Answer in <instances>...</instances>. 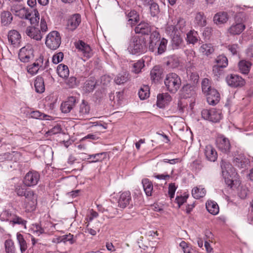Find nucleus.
<instances>
[{"label": "nucleus", "instance_id": "nucleus-1", "mask_svg": "<svg viewBox=\"0 0 253 253\" xmlns=\"http://www.w3.org/2000/svg\"><path fill=\"white\" fill-rule=\"evenodd\" d=\"M15 192L19 196H25V208L29 211H33L37 204V196L32 190H27L26 189L20 185L15 187Z\"/></svg>", "mask_w": 253, "mask_h": 253}, {"label": "nucleus", "instance_id": "nucleus-2", "mask_svg": "<svg viewBox=\"0 0 253 253\" xmlns=\"http://www.w3.org/2000/svg\"><path fill=\"white\" fill-rule=\"evenodd\" d=\"M164 83L168 90L170 93H175L181 85V80L178 75L170 73L167 75Z\"/></svg>", "mask_w": 253, "mask_h": 253}, {"label": "nucleus", "instance_id": "nucleus-3", "mask_svg": "<svg viewBox=\"0 0 253 253\" xmlns=\"http://www.w3.org/2000/svg\"><path fill=\"white\" fill-rule=\"evenodd\" d=\"M128 50L132 54H141L146 50V43L144 38L134 37L130 42Z\"/></svg>", "mask_w": 253, "mask_h": 253}, {"label": "nucleus", "instance_id": "nucleus-4", "mask_svg": "<svg viewBox=\"0 0 253 253\" xmlns=\"http://www.w3.org/2000/svg\"><path fill=\"white\" fill-rule=\"evenodd\" d=\"M201 116L204 120L214 123H218L222 118L221 110L215 108L203 109L201 111Z\"/></svg>", "mask_w": 253, "mask_h": 253}, {"label": "nucleus", "instance_id": "nucleus-5", "mask_svg": "<svg viewBox=\"0 0 253 253\" xmlns=\"http://www.w3.org/2000/svg\"><path fill=\"white\" fill-rule=\"evenodd\" d=\"M61 40L60 33L56 31H53L47 35L45 43L50 49L55 50L60 46Z\"/></svg>", "mask_w": 253, "mask_h": 253}, {"label": "nucleus", "instance_id": "nucleus-6", "mask_svg": "<svg viewBox=\"0 0 253 253\" xmlns=\"http://www.w3.org/2000/svg\"><path fill=\"white\" fill-rule=\"evenodd\" d=\"M235 22L228 29L227 32L231 36L241 34L246 28V26L242 22V19L237 15L235 18Z\"/></svg>", "mask_w": 253, "mask_h": 253}, {"label": "nucleus", "instance_id": "nucleus-7", "mask_svg": "<svg viewBox=\"0 0 253 253\" xmlns=\"http://www.w3.org/2000/svg\"><path fill=\"white\" fill-rule=\"evenodd\" d=\"M40 175L36 171H29L25 176L23 182L27 186H33L38 184Z\"/></svg>", "mask_w": 253, "mask_h": 253}, {"label": "nucleus", "instance_id": "nucleus-8", "mask_svg": "<svg viewBox=\"0 0 253 253\" xmlns=\"http://www.w3.org/2000/svg\"><path fill=\"white\" fill-rule=\"evenodd\" d=\"M90 110L88 102L83 100L79 107L76 109L75 116L80 119L87 118L89 116Z\"/></svg>", "mask_w": 253, "mask_h": 253}, {"label": "nucleus", "instance_id": "nucleus-9", "mask_svg": "<svg viewBox=\"0 0 253 253\" xmlns=\"http://www.w3.org/2000/svg\"><path fill=\"white\" fill-rule=\"evenodd\" d=\"M226 81L228 85L232 87H242L245 84V81L241 77L230 74L226 78Z\"/></svg>", "mask_w": 253, "mask_h": 253}, {"label": "nucleus", "instance_id": "nucleus-10", "mask_svg": "<svg viewBox=\"0 0 253 253\" xmlns=\"http://www.w3.org/2000/svg\"><path fill=\"white\" fill-rule=\"evenodd\" d=\"M75 46L79 51L82 53L84 57L88 59L92 56L93 51L90 46L83 41L80 40L75 42Z\"/></svg>", "mask_w": 253, "mask_h": 253}, {"label": "nucleus", "instance_id": "nucleus-11", "mask_svg": "<svg viewBox=\"0 0 253 253\" xmlns=\"http://www.w3.org/2000/svg\"><path fill=\"white\" fill-rule=\"evenodd\" d=\"M81 23V15L78 13L74 14L67 20L66 28L69 31H73L78 28Z\"/></svg>", "mask_w": 253, "mask_h": 253}, {"label": "nucleus", "instance_id": "nucleus-12", "mask_svg": "<svg viewBox=\"0 0 253 253\" xmlns=\"http://www.w3.org/2000/svg\"><path fill=\"white\" fill-rule=\"evenodd\" d=\"M19 58L21 62H28L33 57V50L30 45L24 46L20 49Z\"/></svg>", "mask_w": 253, "mask_h": 253}, {"label": "nucleus", "instance_id": "nucleus-13", "mask_svg": "<svg viewBox=\"0 0 253 253\" xmlns=\"http://www.w3.org/2000/svg\"><path fill=\"white\" fill-rule=\"evenodd\" d=\"M118 207L124 209L128 206H132L131 196L130 192L125 191L120 196L118 201Z\"/></svg>", "mask_w": 253, "mask_h": 253}, {"label": "nucleus", "instance_id": "nucleus-14", "mask_svg": "<svg viewBox=\"0 0 253 253\" xmlns=\"http://www.w3.org/2000/svg\"><path fill=\"white\" fill-rule=\"evenodd\" d=\"M9 42L14 47H19L21 42V36L20 33L15 30H12L8 33Z\"/></svg>", "mask_w": 253, "mask_h": 253}, {"label": "nucleus", "instance_id": "nucleus-15", "mask_svg": "<svg viewBox=\"0 0 253 253\" xmlns=\"http://www.w3.org/2000/svg\"><path fill=\"white\" fill-rule=\"evenodd\" d=\"M77 103L76 98L74 96L69 97L67 100L61 105V111L64 113H68L73 109Z\"/></svg>", "mask_w": 253, "mask_h": 253}, {"label": "nucleus", "instance_id": "nucleus-16", "mask_svg": "<svg viewBox=\"0 0 253 253\" xmlns=\"http://www.w3.org/2000/svg\"><path fill=\"white\" fill-rule=\"evenodd\" d=\"M153 27L149 23L145 22H141L135 27L134 31L137 34L148 35L153 32Z\"/></svg>", "mask_w": 253, "mask_h": 253}, {"label": "nucleus", "instance_id": "nucleus-17", "mask_svg": "<svg viewBox=\"0 0 253 253\" xmlns=\"http://www.w3.org/2000/svg\"><path fill=\"white\" fill-rule=\"evenodd\" d=\"M217 146L222 153L228 154L230 152L231 145L227 138L222 136L217 140Z\"/></svg>", "mask_w": 253, "mask_h": 253}, {"label": "nucleus", "instance_id": "nucleus-18", "mask_svg": "<svg viewBox=\"0 0 253 253\" xmlns=\"http://www.w3.org/2000/svg\"><path fill=\"white\" fill-rule=\"evenodd\" d=\"M161 37L159 33L157 31H153L150 35L149 42V48L151 51H154L160 42Z\"/></svg>", "mask_w": 253, "mask_h": 253}, {"label": "nucleus", "instance_id": "nucleus-19", "mask_svg": "<svg viewBox=\"0 0 253 253\" xmlns=\"http://www.w3.org/2000/svg\"><path fill=\"white\" fill-rule=\"evenodd\" d=\"M25 33L28 36L36 41L41 40L42 37L41 31L34 26L27 27Z\"/></svg>", "mask_w": 253, "mask_h": 253}, {"label": "nucleus", "instance_id": "nucleus-20", "mask_svg": "<svg viewBox=\"0 0 253 253\" xmlns=\"http://www.w3.org/2000/svg\"><path fill=\"white\" fill-rule=\"evenodd\" d=\"M206 95L207 96V101L210 105H215L217 104L220 100V94L214 88L211 90V91Z\"/></svg>", "mask_w": 253, "mask_h": 253}, {"label": "nucleus", "instance_id": "nucleus-21", "mask_svg": "<svg viewBox=\"0 0 253 253\" xmlns=\"http://www.w3.org/2000/svg\"><path fill=\"white\" fill-rule=\"evenodd\" d=\"M171 100L172 98L168 93H160L157 95V105L158 107L162 108Z\"/></svg>", "mask_w": 253, "mask_h": 253}, {"label": "nucleus", "instance_id": "nucleus-22", "mask_svg": "<svg viewBox=\"0 0 253 253\" xmlns=\"http://www.w3.org/2000/svg\"><path fill=\"white\" fill-rule=\"evenodd\" d=\"M205 155L207 160L211 162H215L217 158V154L215 149L210 145L206 146Z\"/></svg>", "mask_w": 253, "mask_h": 253}, {"label": "nucleus", "instance_id": "nucleus-23", "mask_svg": "<svg viewBox=\"0 0 253 253\" xmlns=\"http://www.w3.org/2000/svg\"><path fill=\"white\" fill-rule=\"evenodd\" d=\"M43 57L40 56L36 62L27 67V72L32 75L37 74L40 68L42 67V65H41V63H43Z\"/></svg>", "mask_w": 253, "mask_h": 253}, {"label": "nucleus", "instance_id": "nucleus-24", "mask_svg": "<svg viewBox=\"0 0 253 253\" xmlns=\"http://www.w3.org/2000/svg\"><path fill=\"white\" fill-rule=\"evenodd\" d=\"M26 19L30 20L32 25H36L40 20V14L36 9L29 10L28 14L26 15Z\"/></svg>", "mask_w": 253, "mask_h": 253}, {"label": "nucleus", "instance_id": "nucleus-25", "mask_svg": "<svg viewBox=\"0 0 253 253\" xmlns=\"http://www.w3.org/2000/svg\"><path fill=\"white\" fill-rule=\"evenodd\" d=\"M107 157L106 152H101L94 154L89 155L85 159L88 160V163H93L102 162Z\"/></svg>", "mask_w": 253, "mask_h": 253}, {"label": "nucleus", "instance_id": "nucleus-26", "mask_svg": "<svg viewBox=\"0 0 253 253\" xmlns=\"http://www.w3.org/2000/svg\"><path fill=\"white\" fill-rule=\"evenodd\" d=\"M228 15L226 12H219L215 14L213 17V22L216 25L225 23L228 20Z\"/></svg>", "mask_w": 253, "mask_h": 253}, {"label": "nucleus", "instance_id": "nucleus-27", "mask_svg": "<svg viewBox=\"0 0 253 253\" xmlns=\"http://www.w3.org/2000/svg\"><path fill=\"white\" fill-rule=\"evenodd\" d=\"M180 92L181 95L184 98H190L195 94L193 87L190 84L183 85Z\"/></svg>", "mask_w": 253, "mask_h": 253}, {"label": "nucleus", "instance_id": "nucleus-28", "mask_svg": "<svg viewBox=\"0 0 253 253\" xmlns=\"http://www.w3.org/2000/svg\"><path fill=\"white\" fill-rule=\"evenodd\" d=\"M34 86L35 90L37 93H43L45 90V85L43 78L40 76H37L35 80Z\"/></svg>", "mask_w": 253, "mask_h": 253}, {"label": "nucleus", "instance_id": "nucleus-29", "mask_svg": "<svg viewBox=\"0 0 253 253\" xmlns=\"http://www.w3.org/2000/svg\"><path fill=\"white\" fill-rule=\"evenodd\" d=\"M13 20L11 13L8 11H3L0 14V22L1 24L6 26L10 24Z\"/></svg>", "mask_w": 253, "mask_h": 253}, {"label": "nucleus", "instance_id": "nucleus-30", "mask_svg": "<svg viewBox=\"0 0 253 253\" xmlns=\"http://www.w3.org/2000/svg\"><path fill=\"white\" fill-rule=\"evenodd\" d=\"M130 79L129 74L126 71H123L115 78L114 81L117 84H124Z\"/></svg>", "mask_w": 253, "mask_h": 253}, {"label": "nucleus", "instance_id": "nucleus-31", "mask_svg": "<svg viewBox=\"0 0 253 253\" xmlns=\"http://www.w3.org/2000/svg\"><path fill=\"white\" fill-rule=\"evenodd\" d=\"M142 184L146 195L147 196H152L154 191L152 182L147 178H144L142 180Z\"/></svg>", "mask_w": 253, "mask_h": 253}, {"label": "nucleus", "instance_id": "nucleus-32", "mask_svg": "<svg viewBox=\"0 0 253 253\" xmlns=\"http://www.w3.org/2000/svg\"><path fill=\"white\" fill-rule=\"evenodd\" d=\"M166 65L171 68H176L179 65V59L178 56L175 55H170L167 58Z\"/></svg>", "mask_w": 253, "mask_h": 253}, {"label": "nucleus", "instance_id": "nucleus-33", "mask_svg": "<svg viewBox=\"0 0 253 253\" xmlns=\"http://www.w3.org/2000/svg\"><path fill=\"white\" fill-rule=\"evenodd\" d=\"M252 64L248 61L243 60L239 62L238 66L240 72L244 74H248Z\"/></svg>", "mask_w": 253, "mask_h": 253}, {"label": "nucleus", "instance_id": "nucleus-34", "mask_svg": "<svg viewBox=\"0 0 253 253\" xmlns=\"http://www.w3.org/2000/svg\"><path fill=\"white\" fill-rule=\"evenodd\" d=\"M162 71L159 66H155L150 72L151 79L154 82L161 78Z\"/></svg>", "mask_w": 253, "mask_h": 253}, {"label": "nucleus", "instance_id": "nucleus-35", "mask_svg": "<svg viewBox=\"0 0 253 253\" xmlns=\"http://www.w3.org/2000/svg\"><path fill=\"white\" fill-rule=\"evenodd\" d=\"M206 209L208 211L213 215H216L219 212V208L217 204L213 201H208L206 203Z\"/></svg>", "mask_w": 253, "mask_h": 253}, {"label": "nucleus", "instance_id": "nucleus-36", "mask_svg": "<svg viewBox=\"0 0 253 253\" xmlns=\"http://www.w3.org/2000/svg\"><path fill=\"white\" fill-rule=\"evenodd\" d=\"M57 72L58 75L62 78H66L69 75V70L67 65L60 64L57 68Z\"/></svg>", "mask_w": 253, "mask_h": 253}, {"label": "nucleus", "instance_id": "nucleus-37", "mask_svg": "<svg viewBox=\"0 0 253 253\" xmlns=\"http://www.w3.org/2000/svg\"><path fill=\"white\" fill-rule=\"evenodd\" d=\"M17 239L20 246L21 253H24L27 249V244L23 238V236L21 234L18 233L17 234Z\"/></svg>", "mask_w": 253, "mask_h": 253}, {"label": "nucleus", "instance_id": "nucleus-38", "mask_svg": "<svg viewBox=\"0 0 253 253\" xmlns=\"http://www.w3.org/2000/svg\"><path fill=\"white\" fill-rule=\"evenodd\" d=\"M196 23L201 27H204L207 24L206 17L203 12H199L195 16Z\"/></svg>", "mask_w": 253, "mask_h": 253}, {"label": "nucleus", "instance_id": "nucleus-39", "mask_svg": "<svg viewBox=\"0 0 253 253\" xmlns=\"http://www.w3.org/2000/svg\"><path fill=\"white\" fill-rule=\"evenodd\" d=\"M96 82L94 80H88L84 83L83 88L86 92H90L94 89Z\"/></svg>", "mask_w": 253, "mask_h": 253}, {"label": "nucleus", "instance_id": "nucleus-40", "mask_svg": "<svg viewBox=\"0 0 253 253\" xmlns=\"http://www.w3.org/2000/svg\"><path fill=\"white\" fill-rule=\"evenodd\" d=\"M247 162L248 160L243 156H239L238 157L235 158L233 160L234 165L240 168L245 167Z\"/></svg>", "mask_w": 253, "mask_h": 253}, {"label": "nucleus", "instance_id": "nucleus-41", "mask_svg": "<svg viewBox=\"0 0 253 253\" xmlns=\"http://www.w3.org/2000/svg\"><path fill=\"white\" fill-rule=\"evenodd\" d=\"M192 194L195 199H199L205 196L206 190L204 188L200 189L196 187L192 189Z\"/></svg>", "mask_w": 253, "mask_h": 253}, {"label": "nucleus", "instance_id": "nucleus-42", "mask_svg": "<svg viewBox=\"0 0 253 253\" xmlns=\"http://www.w3.org/2000/svg\"><path fill=\"white\" fill-rule=\"evenodd\" d=\"M186 26V21L185 20L182 18H179V19L177 20V24L175 26H170L169 27V28L170 30H172V32L175 31L176 30L177 31L178 29H179L180 31H182L183 28Z\"/></svg>", "mask_w": 253, "mask_h": 253}, {"label": "nucleus", "instance_id": "nucleus-43", "mask_svg": "<svg viewBox=\"0 0 253 253\" xmlns=\"http://www.w3.org/2000/svg\"><path fill=\"white\" fill-rule=\"evenodd\" d=\"M6 253H15L16 249L14 242L11 240H6L4 243Z\"/></svg>", "mask_w": 253, "mask_h": 253}, {"label": "nucleus", "instance_id": "nucleus-44", "mask_svg": "<svg viewBox=\"0 0 253 253\" xmlns=\"http://www.w3.org/2000/svg\"><path fill=\"white\" fill-rule=\"evenodd\" d=\"M149 88L148 85H143L138 91V95L140 99L144 100L149 96Z\"/></svg>", "mask_w": 253, "mask_h": 253}, {"label": "nucleus", "instance_id": "nucleus-45", "mask_svg": "<svg viewBox=\"0 0 253 253\" xmlns=\"http://www.w3.org/2000/svg\"><path fill=\"white\" fill-rule=\"evenodd\" d=\"M200 50L203 54L208 56L214 51V49L211 44L206 43L201 46Z\"/></svg>", "mask_w": 253, "mask_h": 253}, {"label": "nucleus", "instance_id": "nucleus-46", "mask_svg": "<svg viewBox=\"0 0 253 253\" xmlns=\"http://www.w3.org/2000/svg\"><path fill=\"white\" fill-rule=\"evenodd\" d=\"M215 63L218 66H224L227 67L228 64L227 58L224 55H219L215 59Z\"/></svg>", "mask_w": 253, "mask_h": 253}, {"label": "nucleus", "instance_id": "nucleus-47", "mask_svg": "<svg viewBox=\"0 0 253 253\" xmlns=\"http://www.w3.org/2000/svg\"><path fill=\"white\" fill-rule=\"evenodd\" d=\"M144 66V62L143 60H138L133 64L131 71L135 74H138L141 72V69Z\"/></svg>", "mask_w": 253, "mask_h": 253}, {"label": "nucleus", "instance_id": "nucleus-48", "mask_svg": "<svg viewBox=\"0 0 253 253\" xmlns=\"http://www.w3.org/2000/svg\"><path fill=\"white\" fill-rule=\"evenodd\" d=\"M182 42V40L180 35L175 32L171 40L172 47L174 48H177L181 44Z\"/></svg>", "mask_w": 253, "mask_h": 253}, {"label": "nucleus", "instance_id": "nucleus-49", "mask_svg": "<svg viewBox=\"0 0 253 253\" xmlns=\"http://www.w3.org/2000/svg\"><path fill=\"white\" fill-rule=\"evenodd\" d=\"M202 88L204 93L206 95L211 90L213 89L210 85V81L208 79H204L202 83Z\"/></svg>", "mask_w": 253, "mask_h": 253}, {"label": "nucleus", "instance_id": "nucleus-50", "mask_svg": "<svg viewBox=\"0 0 253 253\" xmlns=\"http://www.w3.org/2000/svg\"><path fill=\"white\" fill-rule=\"evenodd\" d=\"M33 230L38 235L44 234L45 232V227L43 223L40 222V223H35L33 225Z\"/></svg>", "mask_w": 253, "mask_h": 253}, {"label": "nucleus", "instance_id": "nucleus-51", "mask_svg": "<svg viewBox=\"0 0 253 253\" xmlns=\"http://www.w3.org/2000/svg\"><path fill=\"white\" fill-rule=\"evenodd\" d=\"M220 167L222 169V174L223 176L224 175L228 174L229 169H231L232 166L229 163L225 162L224 160H222L220 162Z\"/></svg>", "mask_w": 253, "mask_h": 253}, {"label": "nucleus", "instance_id": "nucleus-52", "mask_svg": "<svg viewBox=\"0 0 253 253\" xmlns=\"http://www.w3.org/2000/svg\"><path fill=\"white\" fill-rule=\"evenodd\" d=\"M26 222V220L16 215H13L12 218L10 220V223L13 225L19 224L25 226Z\"/></svg>", "mask_w": 253, "mask_h": 253}, {"label": "nucleus", "instance_id": "nucleus-53", "mask_svg": "<svg viewBox=\"0 0 253 253\" xmlns=\"http://www.w3.org/2000/svg\"><path fill=\"white\" fill-rule=\"evenodd\" d=\"M167 43L168 41L165 38L161 40L160 42L158 44L159 46L157 47L158 54H161L165 51Z\"/></svg>", "mask_w": 253, "mask_h": 253}, {"label": "nucleus", "instance_id": "nucleus-54", "mask_svg": "<svg viewBox=\"0 0 253 253\" xmlns=\"http://www.w3.org/2000/svg\"><path fill=\"white\" fill-rule=\"evenodd\" d=\"M224 66H218L214 65L212 67V73L215 76L219 77L220 75L223 74V69L226 68Z\"/></svg>", "mask_w": 253, "mask_h": 253}, {"label": "nucleus", "instance_id": "nucleus-55", "mask_svg": "<svg viewBox=\"0 0 253 253\" xmlns=\"http://www.w3.org/2000/svg\"><path fill=\"white\" fill-rule=\"evenodd\" d=\"M66 84L69 88H74L77 86L79 82L77 78L74 76L70 77L66 81Z\"/></svg>", "mask_w": 253, "mask_h": 253}, {"label": "nucleus", "instance_id": "nucleus-56", "mask_svg": "<svg viewBox=\"0 0 253 253\" xmlns=\"http://www.w3.org/2000/svg\"><path fill=\"white\" fill-rule=\"evenodd\" d=\"M11 11L14 13L15 15L17 16H18L21 18H25L26 19V15L28 14L29 10H27L25 8H21L19 10H15L13 8L11 9Z\"/></svg>", "mask_w": 253, "mask_h": 253}, {"label": "nucleus", "instance_id": "nucleus-57", "mask_svg": "<svg viewBox=\"0 0 253 253\" xmlns=\"http://www.w3.org/2000/svg\"><path fill=\"white\" fill-rule=\"evenodd\" d=\"M149 7L150 14L152 16L154 17L159 13V6L155 1H154Z\"/></svg>", "mask_w": 253, "mask_h": 253}, {"label": "nucleus", "instance_id": "nucleus-58", "mask_svg": "<svg viewBox=\"0 0 253 253\" xmlns=\"http://www.w3.org/2000/svg\"><path fill=\"white\" fill-rule=\"evenodd\" d=\"M63 53L61 52H59L53 56L52 58V62L54 64H57L63 60Z\"/></svg>", "mask_w": 253, "mask_h": 253}, {"label": "nucleus", "instance_id": "nucleus-59", "mask_svg": "<svg viewBox=\"0 0 253 253\" xmlns=\"http://www.w3.org/2000/svg\"><path fill=\"white\" fill-rule=\"evenodd\" d=\"M228 49L231 52L233 55H237L239 49V46L238 44H229L227 46Z\"/></svg>", "mask_w": 253, "mask_h": 253}, {"label": "nucleus", "instance_id": "nucleus-60", "mask_svg": "<svg viewBox=\"0 0 253 253\" xmlns=\"http://www.w3.org/2000/svg\"><path fill=\"white\" fill-rule=\"evenodd\" d=\"M62 242L66 243V242H69L70 244H74L76 240L74 239V235L70 233L68 235H65L62 236Z\"/></svg>", "mask_w": 253, "mask_h": 253}, {"label": "nucleus", "instance_id": "nucleus-61", "mask_svg": "<svg viewBox=\"0 0 253 253\" xmlns=\"http://www.w3.org/2000/svg\"><path fill=\"white\" fill-rule=\"evenodd\" d=\"M62 128L61 126L59 125H56L47 132L49 135H53L59 133L61 132Z\"/></svg>", "mask_w": 253, "mask_h": 253}, {"label": "nucleus", "instance_id": "nucleus-62", "mask_svg": "<svg viewBox=\"0 0 253 253\" xmlns=\"http://www.w3.org/2000/svg\"><path fill=\"white\" fill-rule=\"evenodd\" d=\"M188 196H177L175 199V202L177 203L178 208H180L185 202H186Z\"/></svg>", "mask_w": 253, "mask_h": 253}, {"label": "nucleus", "instance_id": "nucleus-63", "mask_svg": "<svg viewBox=\"0 0 253 253\" xmlns=\"http://www.w3.org/2000/svg\"><path fill=\"white\" fill-rule=\"evenodd\" d=\"M179 246L182 248L184 253H191V248L189 245L185 241H182L180 243Z\"/></svg>", "mask_w": 253, "mask_h": 253}, {"label": "nucleus", "instance_id": "nucleus-64", "mask_svg": "<svg viewBox=\"0 0 253 253\" xmlns=\"http://www.w3.org/2000/svg\"><path fill=\"white\" fill-rule=\"evenodd\" d=\"M30 115L32 118L36 119H42L44 117L43 114L39 111H33L31 112Z\"/></svg>", "mask_w": 253, "mask_h": 253}]
</instances>
